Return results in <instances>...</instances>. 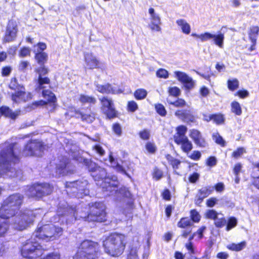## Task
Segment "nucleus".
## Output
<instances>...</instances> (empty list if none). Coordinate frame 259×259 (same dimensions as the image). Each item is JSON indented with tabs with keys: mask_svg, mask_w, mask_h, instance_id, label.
I'll list each match as a JSON object with an SVG mask.
<instances>
[{
	"mask_svg": "<svg viewBox=\"0 0 259 259\" xmlns=\"http://www.w3.org/2000/svg\"><path fill=\"white\" fill-rule=\"evenodd\" d=\"M205 215L206 218L215 220L218 216V213L215 210L212 209L208 210Z\"/></svg>",
	"mask_w": 259,
	"mask_h": 259,
	"instance_id": "obj_48",
	"label": "nucleus"
},
{
	"mask_svg": "<svg viewBox=\"0 0 259 259\" xmlns=\"http://www.w3.org/2000/svg\"><path fill=\"white\" fill-rule=\"evenodd\" d=\"M1 114L9 117L12 119H15L19 114V111L13 112L9 107L6 106L2 107L0 108Z\"/></svg>",
	"mask_w": 259,
	"mask_h": 259,
	"instance_id": "obj_28",
	"label": "nucleus"
},
{
	"mask_svg": "<svg viewBox=\"0 0 259 259\" xmlns=\"http://www.w3.org/2000/svg\"><path fill=\"white\" fill-rule=\"evenodd\" d=\"M99 100L101 102V109L104 113L109 118L115 117L116 112L112 99L107 97H103L99 98Z\"/></svg>",
	"mask_w": 259,
	"mask_h": 259,
	"instance_id": "obj_14",
	"label": "nucleus"
},
{
	"mask_svg": "<svg viewBox=\"0 0 259 259\" xmlns=\"http://www.w3.org/2000/svg\"><path fill=\"white\" fill-rule=\"evenodd\" d=\"M189 136L198 146L204 148L207 146V142L202 137L201 133L199 131L195 129L191 130Z\"/></svg>",
	"mask_w": 259,
	"mask_h": 259,
	"instance_id": "obj_21",
	"label": "nucleus"
},
{
	"mask_svg": "<svg viewBox=\"0 0 259 259\" xmlns=\"http://www.w3.org/2000/svg\"><path fill=\"white\" fill-rule=\"evenodd\" d=\"M246 246V242L242 241L239 243H231L227 245V248L235 251H240L243 250Z\"/></svg>",
	"mask_w": 259,
	"mask_h": 259,
	"instance_id": "obj_31",
	"label": "nucleus"
},
{
	"mask_svg": "<svg viewBox=\"0 0 259 259\" xmlns=\"http://www.w3.org/2000/svg\"><path fill=\"white\" fill-rule=\"evenodd\" d=\"M17 32L18 28L16 22L10 21L6 28L3 41L4 42H9L14 41L16 38Z\"/></svg>",
	"mask_w": 259,
	"mask_h": 259,
	"instance_id": "obj_16",
	"label": "nucleus"
},
{
	"mask_svg": "<svg viewBox=\"0 0 259 259\" xmlns=\"http://www.w3.org/2000/svg\"><path fill=\"white\" fill-rule=\"evenodd\" d=\"M147 95L146 90L143 89L137 90L134 93V96L137 100H142L146 98Z\"/></svg>",
	"mask_w": 259,
	"mask_h": 259,
	"instance_id": "obj_36",
	"label": "nucleus"
},
{
	"mask_svg": "<svg viewBox=\"0 0 259 259\" xmlns=\"http://www.w3.org/2000/svg\"><path fill=\"white\" fill-rule=\"evenodd\" d=\"M175 115L178 118L187 122H193L195 119L194 116L189 110H178L175 112Z\"/></svg>",
	"mask_w": 259,
	"mask_h": 259,
	"instance_id": "obj_25",
	"label": "nucleus"
},
{
	"mask_svg": "<svg viewBox=\"0 0 259 259\" xmlns=\"http://www.w3.org/2000/svg\"><path fill=\"white\" fill-rule=\"evenodd\" d=\"M146 148L147 150L151 153H153L156 151V147L154 144L150 142H148L146 145Z\"/></svg>",
	"mask_w": 259,
	"mask_h": 259,
	"instance_id": "obj_58",
	"label": "nucleus"
},
{
	"mask_svg": "<svg viewBox=\"0 0 259 259\" xmlns=\"http://www.w3.org/2000/svg\"><path fill=\"white\" fill-rule=\"evenodd\" d=\"M201 156V154L199 151H194L189 157L193 160H198L200 158Z\"/></svg>",
	"mask_w": 259,
	"mask_h": 259,
	"instance_id": "obj_57",
	"label": "nucleus"
},
{
	"mask_svg": "<svg viewBox=\"0 0 259 259\" xmlns=\"http://www.w3.org/2000/svg\"><path fill=\"white\" fill-rule=\"evenodd\" d=\"M29 66L30 63L28 61H21L19 65V70L24 71Z\"/></svg>",
	"mask_w": 259,
	"mask_h": 259,
	"instance_id": "obj_54",
	"label": "nucleus"
},
{
	"mask_svg": "<svg viewBox=\"0 0 259 259\" xmlns=\"http://www.w3.org/2000/svg\"><path fill=\"white\" fill-rule=\"evenodd\" d=\"M33 52L35 53V58L37 63L41 66L44 65L48 60V55L45 52H39V50L34 49Z\"/></svg>",
	"mask_w": 259,
	"mask_h": 259,
	"instance_id": "obj_29",
	"label": "nucleus"
},
{
	"mask_svg": "<svg viewBox=\"0 0 259 259\" xmlns=\"http://www.w3.org/2000/svg\"><path fill=\"white\" fill-rule=\"evenodd\" d=\"M43 259H60V255L58 253L53 252L47 255Z\"/></svg>",
	"mask_w": 259,
	"mask_h": 259,
	"instance_id": "obj_60",
	"label": "nucleus"
},
{
	"mask_svg": "<svg viewBox=\"0 0 259 259\" xmlns=\"http://www.w3.org/2000/svg\"><path fill=\"white\" fill-rule=\"evenodd\" d=\"M187 130V127L184 125H181L178 127L177 128V134L174 137L175 141H176V139H177V138H187V137L185 136Z\"/></svg>",
	"mask_w": 259,
	"mask_h": 259,
	"instance_id": "obj_35",
	"label": "nucleus"
},
{
	"mask_svg": "<svg viewBox=\"0 0 259 259\" xmlns=\"http://www.w3.org/2000/svg\"><path fill=\"white\" fill-rule=\"evenodd\" d=\"M77 117H80L82 121H85L89 123L92 122L95 119V115L94 113H83L81 112H76Z\"/></svg>",
	"mask_w": 259,
	"mask_h": 259,
	"instance_id": "obj_30",
	"label": "nucleus"
},
{
	"mask_svg": "<svg viewBox=\"0 0 259 259\" xmlns=\"http://www.w3.org/2000/svg\"><path fill=\"white\" fill-rule=\"evenodd\" d=\"M226 224V221L224 217L218 218V216L214 220V224L217 227L222 228Z\"/></svg>",
	"mask_w": 259,
	"mask_h": 259,
	"instance_id": "obj_47",
	"label": "nucleus"
},
{
	"mask_svg": "<svg viewBox=\"0 0 259 259\" xmlns=\"http://www.w3.org/2000/svg\"><path fill=\"white\" fill-rule=\"evenodd\" d=\"M88 168L95 181L104 180L101 185L105 191L109 192L107 195H114L116 201H122L129 206H132L133 203V195L127 188L122 187L118 190L117 189L118 182L115 180L111 181L109 177H106V170L98 166L95 163L91 162Z\"/></svg>",
	"mask_w": 259,
	"mask_h": 259,
	"instance_id": "obj_3",
	"label": "nucleus"
},
{
	"mask_svg": "<svg viewBox=\"0 0 259 259\" xmlns=\"http://www.w3.org/2000/svg\"><path fill=\"white\" fill-rule=\"evenodd\" d=\"M52 190V187L49 184H37L29 188L27 195L29 197L39 198L44 195L50 194Z\"/></svg>",
	"mask_w": 259,
	"mask_h": 259,
	"instance_id": "obj_11",
	"label": "nucleus"
},
{
	"mask_svg": "<svg viewBox=\"0 0 259 259\" xmlns=\"http://www.w3.org/2000/svg\"><path fill=\"white\" fill-rule=\"evenodd\" d=\"M231 111L237 115H240L242 114V109L238 102L233 101L231 103Z\"/></svg>",
	"mask_w": 259,
	"mask_h": 259,
	"instance_id": "obj_34",
	"label": "nucleus"
},
{
	"mask_svg": "<svg viewBox=\"0 0 259 259\" xmlns=\"http://www.w3.org/2000/svg\"><path fill=\"white\" fill-rule=\"evenodd\" d=\"M192 225L191 220L187 218H184L178 223V226L180 228H185Z\"/></svg>",
	"mask_w": 259,
	"mask_h": 259,
	"instance_id": "obj_40",
	"label": "nucleus"
},
{
	"mask_svg": "<svg viewBox=\"0 0 259 259\" xmlns=\"http://www.w3.org/2000/svg\"><path fill=\"white\" fill-rule=\"evenodd\" d=\"M185 246L190 254H193L195 253L194 247L191 242L186 243Z\"/></svg>",
	"mask_w": 259,
	"mask_h": 259,
	"instance_id": "obj_64",
	"label": "nucleus"
},
{
	"mask_svg": "<svg viewBox=\"0 0 259 259\" xmlns=\"http://www.w3.org/2000/svg\"><path fill=\"white\" fill-rule=\"evenodd\" d=\"M191 36L199 39L202 42L212 39L214 44L219 48H223L224 47L225 36L221 32H219L218 34H214L208 32H205L201 34L192 33Z\"/></svg>",
	"mask_w": 259,
	"mask_h": 259,
	"instance_id": "obj_12",
	"label": "nucleus"
},
{
	"mask_svg": "<svg viewBox=\"0 0 259 259\" xmlns=\"http://www.w3.org/2000/svg\"><path fill=\"white\" fill-rule=\"evenodd\" d=\"M109 162L110 163L111 166L113 167H115L117 171L126 174L124 169L118 164V163L115 160L111 154L109 155Z\"/></svg>",
	"mask_w": 259,
	"mask_h": 259,
	"instance_id": "obj_33",
	"label": "nucleus"
},
{
	"mask_svg": "<svg viewBox=\"0 0 259 259\" xmlns=\"http://www.w3.org/2000/svg\"><path fill=\"white\" fill-rule=\"evenodd\" d=\"M105 207L102 202H96L91 208V212L87 214L85 212H76L72 207L64 205L60 206L57 214L54 216L51 221L54 223L60 222L69 223L73 221L82 219L84 221L102 222L106 221Z\"/></svg>",
	"mask_w": 259,
	"mask_h": 259,
	"instance_id": "obj_2",
	"label": "nucleus"
},
{
	"mask_svg": "<svg viewBox=\"0 0 259 259\" xmlns=\"http://www.w3.org/2000/svg\"><path fill=\"white\" fill-rule=\"evenodd\" d=\"M168 160L174 168H178V165L180 164V161L179 160L171 157L168 158Z\"/></svg>",
	"mask_w": 259,
	"mask_h": 259,
	"instance_id": "obj_56",
	"label": "nucleus"
},
{
	"mask_svg": "<svg viewBox=\"0 0 259 259\" xmlns=\"http://www.w3.org/2000/svg\"><path fill=\"white\" fill-rule=\"evenodd\" d=\"M126 244L125 236L123 234L117 233L111 234L103 241L105 251L113 256L121 254L124 250Z\"/></svg>",
	"mask_w": 259,
	"mask_h": 259,
	"instance_id": "obj_5",
	"label": "nucleus"
},
{
	"mask_svg": "<svg viewBox=\"0 0 259 259\" xmlns=\"http://www.w3.org/2000/svg\"><path fill=\"white\" fill-rule=\"evenodd\" d=\"M100 253L97 243L84 240L81 244L73 259H97Z\"/></svg>",
	"mask_w": 259,
	"mask_h": 259,
	"instance_id": "obj_8",
	"label": "nucleus"
},
{
	"mask_svg": "<svg viewBox=\"0 0 259 259\" xmlns=\"http://www.w3.org/2000/svg\"><path fill=\"white\" fill-rule=\"evenodd\" d=\"M207 121L213 120L217 124L223 123L224 121V118L222 114H213L209 117V119H206Z\"/></svg>",
	"mask_w": 259,
	"mask_h": 259,
	"instance_id": "obj_37",
	"label": "nucleus"
},
{
	"mask_svg": "<svg viewBox=\"0 0 259 259\" xmlns=\"http://www.w3.org/2000/svg\"><path fill=\"white\" fill-rule=\"evenodd\" d=\"M23 199V195L20 193H15L8 197L0 208V217L9 219L17 214Z\"/></svg>",
	"mask_w": 259,
	"mask_h": 259,
	"instance_id": "obj_6",
	"label": "nucleus"
},
{
	"mask_svg": "<svg viewBox=\"0 0 259 259\" xmlns=\"http://www.w3.org/2000/svg\"><path fill=\"white\" fill-rule=\"evenodd\" d=\"M228 88L230 90L234 91L239 87V81L237 79L229 80L228 81Z\"/></svg>",
	"mask_w": 259,
	"mask_h": 259,
	"instance_id": "obj_42",
	"label": "nucleus"
},
{
	"mask_svg": "<svg viewBox=\"0 0 259 259\" xmlns=\"http://www.w3.org/2000/svg\"><path fill=\"white\" fill-rule=\"evenodd\" d=\"M63 229L53 224H46L40 227L32 234L21 248L22 256L28 259H36L44 253L39 241L54 240L62 234Z\"/></svg>",
	"mask_w": 259,
	"mask_h": 259,
	"instance_id": "obj_1",
	"label": "nucleus"
},
{
	"mask_svg": "<svg viewBox=\"0 0 259 259\" xmlns=\"http://www.w3.org/2000/svg\"><path fill=\"white\" fill-rule=\"evenodd\" d=\"M78 100L82 104H95L96 102L95 98L85 95H80Z\"/></svg>",
	"mask_w": 259,
	"mask_h": 259,
	"instance_id": "obj_32",
	"label": "nucleus"
},
{
	"mask_svg": "<svg viewBox=\"0 0 259 259\" xmlns=\"http://www.w3.org/2000/svg\"><path fill=\"white\" fill-rule=\"evenodd\" d=\"M9 88L15 91V93L12 94V100L16 103L22 101L26 102L32 98L30 93H26L23 86L18 84L15 78L11 79L9 84Z\"/></svg>",
	"mask_w": 259,
	"mask_h": 259,
	"instance_id": "obj_9",
	"label": "nucleus"
},
{
	"mask_svg": "<svg viewBox=\"0 0 259 259\" xmlns=\"http://www.w3.org/2000/svg\"><path fill=\"white\" fill-rule=\"evenodd\" d=\"M237 224V220L234 217H231L228 220V222L226 227V230L230 231L232 228H234Z\"/></svg>",
	"mask_w": 259,
	"mask_h": 259,
	"instance_id": "obj_41",
	"label": "nucleus"
},
{
	"mask_svg": "<svg viewBox=\"0 0 259 259\" xmlns=\"http://www.w3.org/2000/svg\"><path fill=\"white\" fill-rule=\"evenodd\" d=\"M17 144L8 143L3 145L0 152V176L6 175L9 177H17L21 174L20 171L11 167L19 161L18 153L20 151L16 149Z\"/></svg>",
	"mask_w": 259,
	"mask_h": 259,
	"instance_id": "obj_4",
	"label": "nucleus"
},
{
	"mask_svg": "<svg viewBox=\"0 0 259 259\" xmlns=\"http://www.w3.org/2000/svg\"><path fill=\"white\" fill-rule=\"evenodd\" d=\"M175 142L178 145H181V149L185 153H189L192 150L193 145L188 138L179 137L176 139Z\"/></svg>",
	"mask_w": 259,
	"mask_h": 259,
	"instance_id": "obj_24",
	"label": "nucleus"
},
{
	"mask_svg": "<svg viewBox=\"0 0 259 259\" xmlns=\"http://www.w3.org/2000/svg\"><path fill=\"white\" fill-rule=\"evenodd\" d=\"M167 101L169 104L173 105L177 107H182L186 105V102L182 99H178L175 101H172L170 98H168Z\"/></svg>",
	"mask_w": 259,
	"mask_h": 259,
	"instance_id": "obj_39",
	"label": "nucleus"
},
{
	"mask_svg": "<svg viewBox=\"0 0 259 259\" xmlns=\"http://www.w3.org/2000/svg\"><path fill=\"white\" fill-rule=\"evenodd\" d=\"M140 136L141 139L144 140H148L149 138L150 133L149 132L146 130L141 131L140 134Z\"/></svg>",
	"mask_w": 259,
	"mask_h": 259,
	"instance_id": "obj_59",
	"label": "nucleus"
},
{
	"mask_svg": "<svg viewBox=\"0 0 259 259\" xmlns=\"http://www.w3.org/2000/svg\"><path fill=\"white\" fill-rule=\"evenodd\" d=\"M70 167L69 160L66 157H63L58 163H56L55 174L53 175L56 177L67 175L73 171Z\"/></svg>",
	"mask_w": 259,
	"mask_h": 259,
	"instance_id": "obj_15",
	"label": "nucleus"
},
{
	"mask_svg": "<svg viewBox=\"0 0 259 259\" xmlns=\"http://www.w3.org/2000/svg\"><path fill=\"white\" fill-rule=\"evenodd\" d=\"M153 178L156 181L159 180L163 176V172L157 168L153 169L152 173Z\"/></svg>",
	"mask_w": 259,
	"mask_h": 259,
	"instance_id": "obj_46",
	"label": "nucleus"
},
{
	"mask_svg": "<svg viewBox=\"0 0 259 259\" xmlns=\"http://www.w3.org/2000/svg\"><path fill=\"white\" fill-rule=\"evenodd\" d=\"M44 149V146L41 142L38 140H31L27 144L23 152L26 156H39Z\"/></svg>",
	"mask_w": 259,
	"mask_h": 259,
	"instance_id": "obj_13",
	"label": "nucleus"
},
{
	"mask_svg": "<svg viewBox=\"0 0 259 259\" xmlns=\"http://www.w3.org/2000/svg\"><path fill=\"white\" fill-rule=\"evenodd\" d=\"M38 210H25L20 212L18 214L14 215L11 220V225L12 227L19 231L25 229L28 225L32 223L34 218L39 213Z\"/></svg>",
	"mask_w": 259,
	"mask_h": 259,
	"instance_id": "obj_7",
	"label": "nucleus"
},
{
	"mask_svg": "<svg viewBox=\"0 0 259 259\" xmlns=\"http://www.w3.org/2000/svg\"><path fill=\"white\" fill-rule=\"evenodd\" d=\"M169 95L172 96H178L180 94V90L176 87L170 88L168 90Z\"/></svg>",
	"mask_w": 259,
	"mask_h": 259,
	"instance_id": "obj_52",
	"label": "nucleus"
},
{
	"mask_svg": "<svg viewBox=\"0 0 259 259\" xmlns=\"http://www.w3.org/2000/svg\"><path fill=\"white\" fill-rule=\"evenodd\" d=\"M127 107L130 111L134 112L138 109V105L136 102L132 101L128 102Z\"/></svg>",
	"mask_w": 259,
	"mask_h": 259,
	"instance_id": "obj_55",
	"label": "nucleus"
},
{
	"mask_svg": "<svg viewBox=\"0 0 259 259\" xmlns=\"http://www.w3.org/2000/svg\"><path fill=\"white\" fill-rule=\"evenodd\" d=\"M38 74V84L36 87L37 90H40L44 88L49 87L50 80L48 77H43L48 73V69L44 66H40L36 70Z\"/></svg>",
	"mask_w": 259,
	"mask_h": 259,
	"instance_id": "obj_18",
	"label": "nucleus"
},
{
	"mask_svg": "<svg viewBox=\"0 0 259 259\" xmlns=\"http://www.w3.org/2000/svg\"><path fill=\"white\" fill-rule=\"evenodd\" d=\"M46 88H44L40 90H37L36 88V91L37 92H40L42 91V95L45 99H46L48 102H55L56 101V98L54 95V94L49 90H45Z\"/></svg>",
	"mask_w": 259,
	"mask_h": 259,
	"instance_id": "obj_27",
	"label": "nucleus"
},
{
	"mask_svg": "<svg viewBox=\"0 0 259 259\" xmlns=\"http://www.w3.org/2000/svg\"><path fill=\"white\" fill-rule=\"evenodd\" d=\"M34 47L36 50H39V52H43L42 51L46 49L47 46L45 43L39 42L36 45H35Z\"/></svg>",
	"mask_w": 259,
	"mask_h": 259,
	"instance_id": "obj_61",
	"label": "nucleus"
},
{
	"mask_svg": "<svg viewBox=\"0 0 259 259\" xmlns=\"http://www.w3.org/2000/svg\"><path fill=\"white\" fill-rule=\"evenodd\" d=\"M246 152L245 149L243 147H240L237 149V150L234 151L232 153V156L235 158H238L242 156L244 153Z\"/></svg>",
	"mask_w": 259,
	"mask_h": 259,
	"instance_id": "obj_50",
	"label": "nucleus"
},
{
	"mask_svg": "<svg viewBox=\"0 0 259 259\" xmlns=\"http://www.w3.org/2000/svg\"><path fill=\"white\" fill-rule=\"evenodd\" d=\"M113 130L114 132L117 135L120 136L121 134L122 131L120 125L118 123H115L113 125Z\"/></svg>",
	"mask_w": 259,
	"mask_h": 259,
	"instance_id": "obj_63",
	"label": "nucleus"
},
{
	"mask_svg": "<svg viewBox=\"0 0 259 259\" xmlns=\"http://www.w3.org/2000/svg\"><path fill=\"white\" fill-rule=\"evenodd\" d=\"M249 39L252 44V45H251V46L250 47V50L251 51H252L255 49L254 46L256 44L257 35L254 34H251V33H249Z\"/></svg>",
	"mask_w": 259,
	"mask_h": 259,
	"instance_id": "obj_53",
	"label": "nucleus"
},
{
	"mask_svg": "<svg viewBox=\"0 0 259 259\" xmlns=\"http://www.w3.org/2000/svg\"><path fill=\"white\" fill-rule=\"evenodd\" d=\"M95 85L97 91L102 94H116L122 93L121 89L118 88L115 85H112L109 83L102 85L98 84L97 82H95Z\"/></svg>",
	"mask_w": 259,
	"mask_h": 259,
	"instance_id": "obj_19",
	"label": "nucleus"
},
{
	"mask_svg": "<svg viewBox=\"0 0 259 259\" xmlns=\"http://www.w3.org/2000/svg\"><path fill=\"white\" fill-rule=\"evenodd\" d=\"M213 140L218 144L222 147L226 146V142L223 138L218 133H214L212 134Z\"/></svg>",
	"mask_w": 259,
	"mask_h": 259,
	"instance_id": "obj_38",
	"label": "nucleus"
},
{
	"mask_svg": "<svg viewBox=\"0 0 259 259\" xmlns=\"http://www.w3.org/2000/svg\"><path fill=\"white\" fill-rule=\"evenodd\" d=\"M137 247L132 248L130 251L127 259H137Z\"/></svg>",
	"mask_w": 259,
	"mask_h": 259,
	"instance_id": "obj_62",
	"label": "nucleus"
},
{
	"mask_svg": "<svg viewBox=\"0 0 259 259\" xmlns=\"http://www.w3.org/2000/svg\"><path fill=\"white\" fill-rule=\"evenodd\" d=\"M190 216L191 220L195 223H198L201 219L200 214L195 209L191 210Z\"/></svg>",
	"mask_w": 259,
	"mask_h": 259,
	"instance_id": "obj_43",
	"label": "nucleus"
},
{
	"mask_svg": "<svg viewBox=\"0 0 259 259\" xmlns=\"http://www.w3.org/2000/svg\"><path fill=\"white\" fill-rule=\"evenodd\" d=\"M84 58L86 68L92 69L98 67L99 62L92 53H84Z\"/></svg>",
	"mask_w": 259,
	"mask_h": 259,
	"instance_id": "obj_23",
	"label": "nucleus"
},
{
	"mask_svg": "<svg viewBox=\"0 0 259 259\" xmlns=\"http://www.w3.org/2000/svg\"><path fill=\"white\" fill-rule=\"evenodd\" d=\"M174 73L175 77L182 83L186 89L190 90L194 87L195 81L185 72L176 71Z\"/></svg>",
	"mask_w": 259,
	"mask_h": 259,
	"instance_id": "obj_17",
	"label": "nucleus"
},
{
	"mask_svg": "<svg viewBox=\"0 0 259 259\" xmlns=\"http://www.w3.org/2000/svg\"><path fill=\"white\" fill-rule=\"evenodd\" d=\"M155 109L157 112L161 116H164L166 114V111L162 104H158L156 105Z\"/></svg>",
	"mask_w": 259,
	"mask_h": 259,
	"instance_id": "obj_49",
	"label": "nucleus"
},
{
	"mask_svg": "<svg viewBox=\"0 0 259 259\" xmlns=\"http://www.w3.org/2000/svg\"><path fill=\"white\" fill-rule=\"evenodd\" d=\"M214 190L213 186H208L200 189L196 195L195 198V204L199 205L203 199L210 195Z\"/></svg>",
	"mask_w": 259,
	"mask_h": 259,
	"instance_id": "obj_22",
	"label": "nucleus"
},
{
	"mask_svg": "<svg viewBox=\"0 0 259 259\" xmlns=\"http://www.w3.org/2000/svg\"><path fill=\"white\" fill-rule=\"evenodd\" d=\"M156 75L158 77L167 78L168 77V73L166 70L161 68L157 71Z\"/></svg>",
	"mask_w": 259,
	"mask_h": 259,
	"instance_id": "obj_51",
	"label": "nucleus"
},
{
	"mask_svg": "<svg viewBox=\"0 0 259 259\" xmlns=\"http://www.w3.org/2000/svg\"><path fill=\"white\" fill-rule=\"evenodd\" d=\"M149 13L150 15V23L149 24L150 28L153 31H161V20L159 15L155 13L153 8H150Z\"/></svg>",
	"mask_w": 259,
	"mask_h": 259,
	"instance_id": "obj_20",
	"label": "nucleus"
},
{
	"mask_svg": "<svg viewBox=\"0 0 259 259\" xmlns=\"http://www.w3.org/2000/svg\"><path fill=\"white\" fill-rule=\"evenodd\" d=\"M92 149L95 153L98 154L99 156H103L105 154V150L99 144L94 145L92 147Z\"/></svg>",
	"mask_w": 259,
	"mask_h": 259,
	"instance_id": "obj_44",
	"label": "nucleus"
},
{
	"mask_svg": "<svg viewBox=\"0 0 259 259\" xmlns=\"http://www.w3.org/2000/svg\"><path fill=\"white\" fill-rule=\"evenodd\" d=\"M176 23L180 27L183 33L189 34L191 31L190 24L185 19H180L176 21Z\"/></svg>",
	"mask_w": 259,
	"mask_h": 259,
	"instance_id": "obj_26",
	"label": "nucleus"
},
{
	"mask_svg": "<svg viewBox=\"0 0 259 259\" xmlns=\"http://www.w3.org/2000/svg\"><path fill=\"white\" fill-rule=\"evenodd\" d=\"M9 226L5 221L0 220V237L3 236L8 231Z\"/></svg>",
	"mask_w": 259,
	"mask_h": 259,
	"instance_id": "obj_45",
	"label": "nucleus"
},
{
	"mask_svg": "<svg viewBox=\"0 0 259 259\" xmlns=\"http://www.w3.org/2000/svg\"><path fill=\"white\" fill-rule=\"evenodd\" d=\"M88 185V181L82 179L74 182H67L66 187L68 189L70 188V192L75 193V196L79 198L89 194V189L87 188Z\"/></svg>",
	"mask_w": 259,
	"mask_h": 259,
	"instance_id": "obj_10",
	"label": "nucleus"
}]
</instances>
